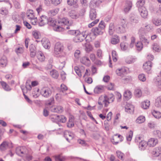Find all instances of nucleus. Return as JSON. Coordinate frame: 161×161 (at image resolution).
<instances>
[{
  "label": "nucleus",
  "mask_w": 161,
  "mask_h": 161,
  "mask_svg": "<svg viewBox=\"0 0 161 161\" xmlns=\"http://www.w3.org/2000/svg\"><path fill=\"white\" fill-rule=\"evenodd\" d=\"M64 47L60 42H57L55 45L54 49V54L56 57H61V54L63 52Z\"/></svg>",
  "instance_id": "nucleus-1"
},
{
  "label": "nucleus",
  "mask_w": 161,
  "mask_h": 161,
  "mask_svg": "<svg viewBox=\"0 0 161 161\" xmlns=\"http://www.w3.org/2000/svg\"><path fill=\"white\" fill-rule=\"evenodd\" d=\"M56 21L53 18H49L47 22V24L49 26L53 27L54 31H63L64 28L58 25H56Z\"/></svg>",
  "instance_id": "nucleus-2"
},
{
  "label": "nucleus",
  "mask_w": 161,
  "mask_h": 161,
  "mask_svg": "<svg viewBox=\"0 0 161 161\" xmlns=\"http://www.w3.org/2000/svg\"><path fill=\"white\" fill-rule=\"evenodd\" d=\"M116 31L119 33H124L126 31V28L127 27V24L125 21L123 19L119 24H117Z\"/></svg>",
  "instance_id": "nucleus-3"
},
{
  "label": "nucleus",
  "mask_w": 161,
  "mask_h": 161,
  "mask_svg": "<svg viewBox=\"0 0 161 161\" xmlns=\"http://www.w3.org/2000/svg\"><path fill=\"white\" fill-rule=\"evenodd\" d=\"M75 36L73 39V41L75 42H82L86 39L87 36L83 32H80L79 31H77Z\"/></svg>",
  "instance_id": "nucleus-4"
},
{
  "label": "nucleus",
  "mask_w": 161,
  "mask_h": 161,
  "mask_svg": "<svg viewBox=\"0 0 161 161\" xmlns=\"http://www.w3.org/2000/svg\"><path fill=\"white\" fill-rule=\"evenodd\" d=\"M27 149L25 147H18L16 148V153L21 157H25L27 154Z\"/></svg>",
  "instance_id": "nucleus-5"
},
{
  "label": "nucleus",
  "mask_w": 161,
  "mask_h": 161,
  "mask_svg": "<svg viewBox=\"0 0 161 161\" xmlns=\"http://www.w3.org/2000/svg\"><path fill=\"white\" fill-rule=\"evenodd\" d=\"M58 22V23L62 26L63 25L68 26L66 27V28L67 29H70L69 26L71 25L72 24L71 22H69V20L66 17L60 18L59 19Z\"/></svg>",
  "instance_id": "nucleus-6"
},
{
  "label": "nucleus",
  "mask_w": 161,
  "mask_h": 161,
  "mask_svg": "<svg viewBox=\"0 0 161 161\" xmlns=\"http://www.w3.org/2000/svg\"><path fill=\"white\" fill-rule=\"evenodd\" d=\"M42 95L45 97L48 98L51 95L52 91L50 88L47 87L43 88L41 91Z\"/></svg>",
  "instance_id": "nucleus-7"
},
{
  "label": "nucleus",
  "mask_w": 161,
  "mask_h": 161,
  "mask_svg": "<svg viewBox=\"0 0 161 161\" xmlns=\"http://www.w3.org/2000/svg\"><path fill=\"white\" fill-rule=\"evenodd\" d=\"M104 98L103 101H105V107L107 106L108 104L113 102L114 100V97L113 94H109L108 96H105L103 97Z\"/></svg>",
  "instance_id": "nucleus-8"
},
{
  "label": "nucleus",
  "mask_w": 161,
  "mask_h": 161,
  "mask_svg": "<svg viewBox=\"0 0 161 161\" xmlns=\"http://www.w3.org/2000/svg\"><path fill=\"white\" fill-rule=\"evenodd\" d=\"M50 110L53 112L61 113L64 111V108L61 106L54 105L50 108Z\"/></svg>",
  "instance_id": "nucleus-9"
},
{
  "label": "nucleus",
  "mask_w": 161,
  "mask_h": 161,
  "mask_svg": "<svg viewBox=\"0 0 161 161\" xmlns=\"http://www.w3.org/2000/svg\"><path fill=\"white\" fill-rule=\"evenodd\" d=\"M117 24L116 23H111L110 24L108 30V33L110 36H112L114 34V31H116Z\"/></svg>",
  "instance_id": "nucleus-10"
},
{
  "label": "nucleus",
  "mask_w": 161,
  "mask_h": 161,
  "mask_svg": "<svg viewBox=\"0 0 161 161\" xmlns=\"http://www.w3.org/2000/svg\"><path fill=\"white\" fill-rule=\"evenodd\" d=\"M138 10L141 16L144 18H147L148 15V12L144 7H139L138 8Z\"/></svg>",
  "instance_id": "nucleus-11"
},
{
  "label": "nucleus",
  "mask_w": 161,
  "mask_h": 161,
  "mask_svg": "<svg viewBox=\"0 0 161 161\" xmlns=\"http://www.w3.org/2000/svg\"><path fill=\"white\" fill-rule=\"evenodd\" d=\"M48 19L45 15H42L39 19V25L42 26L47 23Z\"/></svg>",
  "instance_id": "nucleus-12"
},
{
  "label": "nucleus",
  "mask_w": 161,
  "mask_h": 161,
  "mask_svg": "<svg viewBox=\"0 0 161 161\" xmlns=\"http://www.w3.org/2000/svg\"><path fill=\"white\" fill-rule=\"evenodd\" d=\"M91 31L96 36L102 35L103 33V31L97 27L93 28L91 30Z\"/></svg>",
  "instance_id": "nucleus-13"
},
{
  "label": "nucleus",
  "mask_w": 161,
  "mask_h": 161,
  "mask_svg": "<svg viewBox=\"0 0 161 161\" xmlns=\"http://www.w3.org/2000/svg\"><path fill=\"white\" fill-rule=\"evenodd\" d=\"M140 40V42L144 43L146 45H148L149 43V41L148 40L149 37H147L146 35L142 36H139Z\"/></svg>",
  "instance_id": "nucleus-14"
},
{
  "label": "nucleus",
  "mask_w": 161,
  "mask_h": 161,
  "mask_svg": "<svg viewBox=\"0 0 161 161\" xmlns=\"http://www.w3.org/2000/svg\"><path fill=\"white\" fill-rule=\"evenodd\" d=\"M158 142V140L156 138H151L149 139L147 142V145L150 147L155 146Z\"/></svg>",
  "instance_id": "nucleus-15"
},
{
  "label": "nucleus",
  "mask_w": 161,
  "mask_h": 161,
  "mask_svg": "<svg viewBox=\"0 0 161 161\" xmlns=\"http://www.w3.org/2000/svg\"><path fill=\"white\" fill-rule=\"evenodd\" d=\"M125 111L128 113L133 114L134 111V106L130 104L127 103L125 106Z\"/></svg>",
  "instance_id": "nucleus-16"
},
{
  "label": "nucleus",
  "mask_w": 161,
  "mask_h": 161,
  "mask_svg": "<svg viewBox=\"0 0 161 161\" xmlns=\"http://www.w3.org/2000/svg\"><path fill=\"white\" fill-rule=\"evenodd\" d=\"M121 136L119 135H115L113 137V138L111 140L112 142L114 144H117L119 142L121 141Z\"/></svg>",
  "instance_id": "nucleus-17"
},
{
  "label": "nucleus",
  "mask_w": 161,
  "mask_h": 161,
  "mask_svg": "<svg viewBox=\"0 0 161 161\" xmlns=\"http://www.w3.org/2000/svg\"><path fill=\"white\" fill-rule=\"evenodd\" d=\"M80 62L83 64L89 66L91 64V61L89 58L86 56H83L80 59Z\"/></svg>",
  "instance_id": "nucleus-18"
},
{
  "label": "nucleus",
  "mask_w": 161,
  "mask_h": 161,
  "mask_svg": "<svg viewBox=\"0 0 161 161\" xmlns=\"http://www.w3.org/2000/svg\"><path fill=\"white\" fill-rule=\"evenodd\" d=\"M64 137L68 142H69L70 140H72L74 136L72 133L68 131H66L64 132Z\"/></svg>",
  "instance_id": "nucleus-19"
},
{
  "label": "nucleus",
  "mask_w": 161,
  "mask_h": 161,
  "mask_svg": "<svg viewBox=\"0 0 161 161\" xmlns=\"http://www.w3.org/2000/svg\"><path fill=\"white\" fill-rule=\"evenodd\" d=\"M97 17V12L96 9L94 8H91L89 13V17L91 19L93 20Z\"/></svg>",
  "instance_id": "nucleus-20"
},
{
  "label": "nucleus",
  "mask_w": 161,
  "mask_h": 161,
  "mask_svg": "<svg viewBox=\"0 0 161 161\" xmlns=\"http://www.w3.org/2000/svg\"><path fill=\"white\" fill-rule=\"evenodd\" d=\"M42 45L46 49H48L50 48V43L48 39L43 38L42 40Z\"/></svg>",
  "instance_id": "nucleus-21"
},
{
  "label": "nucleus",
  "mask_w": 161,
  "mask_h": 161,
  "mask_svg": "<svg viewBox=\"0 0 161 161\" xmlns=\"http://www.w3.org/2000/svg\"><path fill=\"white\" fill-rule=\"evenodd\" d=\"M152 64L150 61H148L143 65V69L146 71H150L151 69Z\"/></svg>",
  "instance_id": "nucleus-22"
},
{
  "label": "nucleus",
  "mask_w": 161,
  "mask_h": 161,
  "mask_svg": "<svg viewBox=\"0 0 161 161\" xmlns=\"http://www.w3.org/2000/svg\"><path fill=\"white\" fill-rule=\"evenodd\" d=\"M30 56L31 57H34L36 53V48L35 46L31 44L30 46Z\"/></svg>",
  "instance_id": "nucleus-23"
},
{
  "label": "nucleus",
  "mask_w": 161,
  "mask_h": 161,
  "mask_svg": "<svg viewBox=\"0 0 161 161\" xmlns=\"http://www.w3.org/2000/svg\"><path fill=\"white\" fill-rule=\"evenodd\" d=\"M110 42L114 45L116 44L119 42V37L116 35H114L111 38Z\"/></svg>",
  "instance_id": "nucleus-24"
},
{
  "label": "nucleus",
  "mask_w": 161,
  "mask_h": 161,
  "mask_svg": "<svg viewBox=\"0 0 161 161\" xmlns=\"http://www.w3.org/2000/svg\"><path fill=\"white\" fill-rule=\"evenodd\" d=\"M8 142L6 141H4L0 145V150L2 152L8 149Z\"/></svg>",
  "instance_id": "nucleus-25"
},
{
  "label": "nucleus",
  "mask_w": 161,
  "mask_h": 161,
  "mask_svg": "<svg viewBox=\"0 0 161 161\" xmlns=\"http://www.w3.org/2000/svg\"><path fill=\"white\" fill-rule=\"evenodd\" d=\"M69 16L72 19H76L79 18V15L75 11L72 10L69 13Z\"/></svg>",
  "instance_id": "nucleus-26"
},
{
  "label": "nucleus",
  "mask_w": 161,
  "mask_h": 161,
  "mask_svg": "<svg viewBox=\"0 0 161 161\" xmlns=\"http://www.w3.org/2000/svg\"><path fill=\"white\" fill-rule=\"evenodd\" d=\"M104 90V86H97L94 89V92L96 94H99L103 92Z\"/></svg>",
  "instance_id": "nucleus-27"
},
{
  "label": "nucleus",
  "mask_w": 161,
  "mask_h": 161,
  "mask_svg": "<svg viewBox=\"0 0 161 161\" xmlns=\"http://www.w3.org/2000/svg\"><path fill=\"white\" fill-rule=\"evenodd\" d=\"M161 153V147H159L155 148L153 151L152 154L154 156L157 157Z\"/></svg>",
  "instance_id": "nucleus-28"
},
{
  "label": "nucleus",
  "mask_w": 161,
  "mask_h": 161,
  "mask_svg": "<svg viewBox=\"0 0 161 161\" xmlns=\"http://www.w3.org/2000/svg\"><path fill=\"white\" fill-rule=\"evenodd\" d=\"M74 117L70 115L69 117L68 122L67 123V126L69 127H71L74 126Z\"/></svg>",
  "instance_id": "nucleus-29"
},
{
  "label": "nucleus",
  "mask_w": 161,
  "mask_h": 161,
  "mask_svg": "<svg viewBox=\"0 0 161 161\" xmlns=\"http://www.w3.org/2000/svg\"><path fill=\"white\" fill-rule=\"evenodd\" d=\"M126 69L124 68H119L116 70V74L119 76H122L126 72Z\"/></svg>",
  "instance_id": "nucleus-30"
},
{
  "label": "nucleus",
  "mask_w": 161,
  "mask_h": 161,
  "mask_svg": "<svg viewBox=\"0 0 161 161\" xmlns=\"http://www.w3.org/2000/svg\"><path fill=\"white\" fill-rule=\"evenodd\" d=\"M98 5V3L97 0H91L90 3V8H95Z\"/></svg>",
  "instance_id": "nucleus-31"
},
{
  "label": "nucleus",
  "mask_w": 161,
  "mask_h": 161,
  "mask_svg": "<svg viewBox=\"0 0 161 161\" xmlns=\"http://www.w3.org/2000/svg\"><path fill=\"white\" fill-rule=\"evenodd\" d=\"M147 143L144 140H143L141 142H140L139 144V148L141 150H144L147 145Z\"/></svg>",
  "instance_id": "nucleus-32"
},
{
  "label": "nucleus",
  "mask_w": 161,
  "mask_h": 161,
  "mask_svg": "<svg viewBox=\"0 0 161 161\" xmlns=\"http://www.w3.org/2000/svg\"><path fill=\"white\" fill-rule=\"evenodd\" d=\"M74 69L77 74L79 77H81L82 75V73L84 72V68H83V69H82L80 70V69L78 67L75 66L74 67Z\"/></svg>",
  "instance_id": "nucleus-33"
},
{
  "label": "nucleus",
  "mask_w": 161,
  "mask_h": 161,
  "mask_svg": "<svg viewBox=\"0 0 161 161\" xmlns=\"http://www.w3.org/2000/svg\"><path fill=\"white\" fill-rule=\"evenodd\" d=\"M26 14L27 17L30 20L35 17L34 15L33 11L32 10L30 9L28 10Z\"/></svg>",
  "instance_id": "nucleus-34"
},
{
  "label": "nucleus",
  "mask_w": 161,
  "mask_h": 161,
  "mask_svg": "<svg viewBox=\"0 0 161 161\" xmlns=\"http://www.w3.org/2000/svg\"><path fill=\"white\" fill-rule=\"evenodd\" d=\"M37 57L38 60L41 62H43L45 59L44 54L41 52H39L38 53Z\"/></svg>",
  "instance_id": "nucleus-35"
},
{
  "label": "nucleus",
  "mask_w": 161,
  "mask_h": 161,
  "mask_svg": "<svg viewBox=\"0 0 161 161\" xmlns=\"http://www.w3.org/2000/svg\"><path fill=\"white\" fill-rule=\"evenodd\" d=\"M142 107L144 109L147 108L150 105V102L148 100H146L142 102L141 104Z\"/></svg>",
  "instance_id": "nucleus-36"
},
{
  "label": "nucleus",
  "mask_w": 161,
  "mask_h": 161,
  "mask_svg": "<svg viewBox=\"0 0 161 161\" xmlns=\"http://www.w3.org/2000/svg\"><path fill=\"white\" fill-rule=\"evenodd\" d=\"M152 48L155 51L158 52H160L161 50L160 47L156 43H154L152 45Z\"/></svg>",
  "instance_id": "nucleus-37"
},
{
  "label": "nucleus",
  "mask_w": 161,
  "mask_h": 161,
  "mask_svg": "<svg viewBox=\"0 0 161 161\" xmlns=\"http://www.w3.org/2000/svg\"><path fill=\"white\" fill-rule=\"evenodd\" d=\"M155 106L158 108H161V96L157 97L156 100Z\"/></svg>",
  "instance_id": "nucleus-38"
},
{
  "label": "nucleus",
  "mask_w": 161,
  "mask_h": 161,
  "mask_svg": "<svg viewBox=\"0 0 161 161\" xmlns=\"http://www.w3.org/2000/svg\"><path fill=\"white\" fill-rule=\"evenodd\" d=\"M0 63L3 67L6 66L7 64V58L4 56L2 57L0 60Z\"/></svg>",
  "instance_id": "nucleus-39"
},
{
  "label": "nucleus",
  "mask_w": 161,
  "mask_h": 161,
  "mask_svg": "<svg viewBox=\"0 0 161 161\" xmlns=\"http://www.w3.org/2000/svg\"><path fill=\"white\" fill-rule=\"evenodd\" d=\"M1 85L3 89L6 91H9L11 90L9 86L5 82L2 81L1 82Z\"/></svg>",
  "instance_id": "nucleus-40"
},
{
  "label": "nucleus",
  "mask_w": 161,
  "mask_h": 161,
  "mask_svg": "<svg viewBox=\"0 0 161 161\" xmlns=\"http://www.w3.org/2000/svg\"><path fill=\"white\" fill-rule=\"evenodd\" d=\"M50 74L53 78H57L58 76V73L55 70H52L50 71Z\"/></svg>",
  "instance_id": "nucleus-41"
},
{
  "label": "nucleus",
  "mask_w": 161,
  "mask_h": 161,
  "mask_svg": "<svg viewBox=\"0 0 161 161\" xmlns=\"http://www.w3.org/2000/svg\"><path fill=\"white\" fill-rule=\"evenodd\" d=\"M124 95L126 100H128L131 97L132 94L131 92L130 91L127 90L124 92Z\"/></svg>",
  "instance_id": "nucleus-42"
},
{
  "label": "nucleus",
  "mask_w": 161,
  "mask_h": 161,
  "mask_svg": "<svg viewBox=\"0 0 161 161\" xmlns=\"http://www.w3.org/2000/svg\"><path fill=\"white\" fill-rule=\"evenodd\" d=\"M145 120V118L142 116L138 117L136 120V122L138 124H141L144 122Z\"/></svg>",
  "instance_id": "nucleus-43"
},
{
  "label": "nucleus",
  "mask_w": 161,
  "mask_h": 161,
  "mask_svg": "<svg viewBox=\"0 0 161 161\" xmlns=\"http://www.w3.org/2000/svg\"><path fill=\"white\" fill-rule=\"evenodd\" d=\"M153 23L156 26H159L161 25V19L155 18L152 20Z\"/></svg>",
  "instance_id": "nucleus-44"
},
{
  "label": "nucleus",
  "mask_w": 161,
  "mask_h": 161,
  "mask_svg": "<svg viewBox=\"0 0 161 161\" xmlns=\"http://www.w3.org/2000/svg\"><path fill=\"white\" fill-rule=\"evenodd\" d=\"M153 115L157 119L161 118V113L159 111L154 110L152 113Z\"/></svg>",
  "instance_id": "nucleus-45"
},
{
  "label": "nucleus",
  "mask_w": 161,
  "mask_h": 161,
  "mask_svg": "<svg viewBox=\"0 0 161 161\" xmlns=\"http://www.w3.org/2000/svg\"><path fill=\"white\" fill-rule=\"evenodd\" d=\"M138 34L139 36L146 35L145 28L142 27H140L138 31Z\"/></svg>",
  "instance_id": "nucleus-46"
},
{
  "label": "nucleus",
  "mask_w": 161,
  "mask_h": 161,
  "mask_svg": "<svg viewBox=\"0 0 161 161\" xmlns=\"http://www.w3.org/2000/svg\"><path fill=\"white\" fill-rule=\"evenodd\" d=\"M132 7V3H129L124 8V11L125 13H127L130 10Z\"/></svg>",
  "instance_id": "nucleus-47"
},
{
  "label": "nucleus",
  "mask_w": 161,
  "mask_h": 161,
  "mask_svg": "<svg viewBox=\"0 0 161 161\" xmlns=\"http://www.w3.org/2000/svg\"><path fill=\"white\" fill-rule=\"evenodd\" d=\"M59 9L58 8H56L50 10L49 12V14L51 16H53L56 15L58 12Z\"/></svg>",
  "instance_id": "nucleus-48"
},
{
  "label": "nucleus",
  "mask_w": 161,
  "mask_h": 161,
  "mask_svg": "<svg viewBox=\"0 0 161 161\" xmlns=\"http://www.w3.org/2000/svg\"><path fill=\"white\" fill-rule=\"evenodd\" d=\"M104 98L103 96H101L99 98L98 103L99 105L100 106V107L102 108L103 107V103L104 104L105 106L106 102L103 101Z\"/></svg>",
  "instance_id": "nucleus-49"
},
{
  "label": "nucleus",
  "mask_w": 161,
  "mask_h": 161,
  "mask_svg": "<svg viewBox=\"0 0 161 161\" xmlns=\"http://www.w3.org/2000/svg\"><path fill=\"white\" fill-rule=\"evenodd\" d=\"M135 94L137 97H140L142 95V92L141 90L139 88H136L135 91Z\"/></svg>",
  "instance_id": "nucleus-50"
},
{
  "label": "nucleus",
  "mask_w": 161,
  "mask_h": 161,
  "mask_svg": "<svg viewBox=\"0 0 161 161\" xmlns=\"http://www.w3.org/2000/svg\"><path fill=\"white\" fill-rule=\"evenodd\" d=\"M59 116L58 115H54L51 117V119L53 121L55 122H59Z\"/></svg>",
  "instance_id": "nucleus-51"
},
{
  "label": "nucleus",
  "mask_w": 161,
  "mask_h": 161,
  "mask_svg": "<svg viewBox=\"0 0 161 161\" xmlns=\"http://www.w3.org/2000/svg\"><path fill=\"white\" fill-rule=\"evenodd\" d=\"M113 59L114 61L116 62L117 61L118 56L116 52L115 51H113L112 53Z\"/></svg>",
  "instance_id": "nucleus-52"
},
{
  "label": "nucleus",
  "mask_w": 161,
  "mask_h": 161,
  "mask_svg": "<svg viewBox=\"0 0 161 161\" xmlns=\"http://www.w3.org/2000/svg\"><path fill=\"white\" fill-rule=\"evenodd\" d=\"M153 135L156 137L161 138V132L159 130H155L153 131Z\"/></svg>",
  "instance_id": "nucleus-53"
},
{
  "label": "nucleus",
  "mask_w": 161,
  "mask_h": 161,
  "mask_svg": "<svg viewBox=\"0 0 161 161\" xmlns=\"http://www.w3.org/2000/svg\"><path fill=\"white\" fill-rule=\"evenodd\" d=\"M120 46L121 49L123 50H125L127 48L128 44L126 42H122L121 43Z\"/></svg>",
  "instance_id": "nucleus-54"
},
{
  "label": "nucleus",
  "mask_w": 161,
  "mask_h": 161,
  "mask_svg": "<svg viewBox=\"0 0 161 161\" xmlns=\"http://www.w3.org/2000/svg\"><path fill=\"white\" fill-rule=\"evenodd\" d=\"M133 132L131 130H130L127 134L126 139L128 141H131L133 136Z\"/></svg>",
  "instance_id": "nucleus-55"
},
{
  "label": "nucleus",
  "mask_w": 161,
  "mask_h": 161,
  "mask_svg": "<svg viewBox=\"0 0 161 161\" xmlns=\"http://www.w3.org/2000/svg\"><path fill=\"white\" fill-rule=\"evenodd\" d=\"M136 46L138 50H141L143 48V44L142 42H138L136 43Z\"/></svg>",
  "instance_id": "nucleus-56"
},
{
  "label": "nucleus",
  "mask_w": 161,
  "mask_h": 161,
  "mask_svg": "<svg viewBox=\"0 0 161 161\" xmlns=\"http://www.w3.org/2000/svg\"><path fill=\"white\" fill-rule=\"evenodd\" d=\"M32 35L33 37L36 39H38L40 36L39 32L36 31H34L32 32Z\"/></svg>",
  "instance_id": "nucleus-57"
},
{
  "label": "nucleus",
  "mask_w": 161,
  "mask_h": 161,
  "mask_svg": "<svg viewBox=\"0 0 161 161\" xmlns=\"http://www.w3.org/2000/svg\"><path fill=\"white\" fill-rule=\"evenodd\" d=\"M59 122L65 123L67 120L65 116L63 115H59Z\"/></svg>",
  "instance_id": "nucleus-58"
},
{
  "label": "nucleus",
  "mask_w": 161,
  "mask_h": 161,
  "mask_svg": "<svg viewBox=\"0 0 161 161\" xmlns=\"http://www.w3.org/2000/svg\"><path fill=\"white\" fill-rule=\"evenodd\" d=\"M97 27L103 31V30L105 27L104 22L101 21L99 23L98 26H97Z\"/></svg>",
  "instance_id": "nucleus-59"
},
{
  "label": "nucleus",
  "mask_w": 161,
  "mask_h": 161,
  "mask_svg": "<svg viewBox=\"0 0 161 161\" xmlns=\"http://www.w3.org/2000/svg\"><path fill=\"white\" fill-rule=\"evenodd\" d=\"M39 89L38 88H36L34 89V90L33 91L32 94H33V96L35 98L37 97L38 96V92Z\"/></svg>",
  "instance_id": "nucleus-60"
},
{
  "label": "nucleus",
  "mask_w": 161,
  "mask_h": 161,
  "mask_svg": "<svg viewBox=\"0 0 161 161\" xmlns=\"http://www.w3.org/2000/svg\"><path fill=\"white\" fill-rule=\"evenodd\" d=\"M117 155V157L120 159L122 160H124L123 156L124 155V154L122 153L120 151H117L116 152Z\"/></svg>",
  "instance_id": "nucleus-61"
},
{
  "label": "nucleus",
  "mask_w": 161,
  "mask_h": 161,
  "mask_svg": "<svg viewBox=\"0 0 161 161\" xmlns=\"http://www.w3.org/2000/svg\"><path fill=\"white\" fill-rule=\"evenodd\" d=\"M144 4L145 0H140L137 3V5L138 7V8L139 7H144L143 5Z\"/></svg>",
  "instance_id": "nucleus-62"
},
{
  "label": "nucleus",
  "mask_w": 161,
  "mask_h": 161,
  "mask_svg": "<svg viewBox=\"0 0 161 161\" xmlns=\"http://www.w3.org/2000/svg\"><path fill=\"white\" fill-rule=\"evenodd\" d=\"M156 126V124L153 122H150L148 123V126L151 129H154Z\"/></svg>",
  "instance_id": "nucleus-63"
},
{
  "label": "nucleus",
  "mask_w": 161,
  "mask_h": 161,
  "mask_svg": "<svg viewBox=\"0 0 161 161\" xmlns=\"http://www.w3.org/2000/svg\"><path fill=\"white\" fill-rule=\"evenodd\" d=\"M139 80L142 81H144L146 80V78L145 75L144 74L139 75L138 76Z\"/></svg>",
  "instance_id": "nucleus-64"
}]
</instances>
